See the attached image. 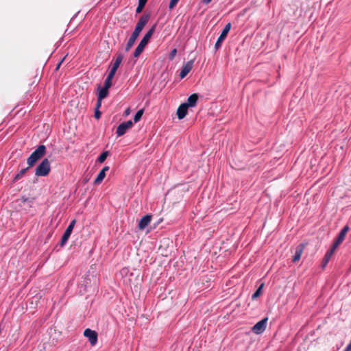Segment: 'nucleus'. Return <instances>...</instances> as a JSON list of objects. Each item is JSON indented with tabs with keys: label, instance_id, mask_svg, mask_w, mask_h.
Instances as JSON below:
<instances>
[{
	"label": "nucleus",
	"instance_id": "f257e3e1",
	"mask_svg": "<svg viewBox=\"0 0 351 351\" xmlns=\"http://www.w3.org/2000/svg\"><path fill=\"white\" fill-rule=\"evenodd\" d=\"M156 27V25H154L147 31V32L145 34V36H143V38H142V40H141V42L138 45V46L136 47V48L135 49V51L133 54L134 58L138 57L141 55V53L143 52V51L144 50V48L148 44L151 37L152 36L153 34L154 33Z\"/></svg>",
	"mask_w": 351,
	"mask_h": 351
},
{
	"label": "nucleus",
	"instance_id": "f03ea898",
	"mask_svg": "<svg viewBox=\"0 0 351 351\" xmlns=\"http://www.w3.org/2000/svg\"><path fill=\"white\" fill-rule=\"evenodd\" d=\"M46 153V147L44 145H40L31 154L27 160V163L29 167H34L36 163L41 159Z\"/></svg>",
	"mask_w": 351,
	"mask_h": 351
},
{
	"label": "nucleus",
	"instance_id": "7ed1b4c3",
	"mask_svg": "<svg viewBox=\"0 0 351 351\" xmlns=\"http://www.w3.org/2000/svg\"><path fill=\"white\" fill-rule=\"evenodd\" d=\"M50 162L47 158H45L36 168L35 175L36 176H46L50 171Z\"/></svg>",
	"mask_w": 351,
	"mask_h": 351
},
{
	"label": "nucleus",
	"instance_id": "20e7f679",
	"mask_svg": "<svg viewBox=\"0 0 351 351\" xmlns=\"http://www.w3.org/2000/svg\"><path fill=\"white\" fill-rule=\"evenodd\" d=\"M230 28H231V23H227L223 31L221 32L220 36H219L217 42L215 43V48L216 50H217L218 49H219L221 46V43L222 42L225 40V38H226L228 32H230Z\"/></svg>",
	"mask_w": 351,
	"mask_h": 351
},
{
	"label": "nucleus",
	"instance_id": "39448f33",
	"mask_svg": "<svg viewBox=\"0 0 351 351\" xmlns=\"http://www.w3.org/2000/svg\"><path fill=\"white\" fill-rule=\"evenodd\" d=\"M267 322V317L261 319L252 328V331L256 335L263 333L266 329Z\"/></svg>",
	"mask_w": 351,
	"mask_h": 351
},
{
	"label": "nucleus",
	"instance_id": "423d86ee",
	"mask_svg": "<svg viewBox=\"0 0 351 351\" xmlns=\"http://www.w3.org/2000/svg\"><path fill=\"white\" fill-rule=\"evenodd\" d=\"M132 125L133 122L131 120L120 123L118 125L116 131L117 136H121L124 135L126 133L127 130L132 128Z\"/></svg>",
	"mask_w": 351,
	"mask_h": 351
},
{
	"label": "nucleus",
	"instance_id": "0eeeda50",
	"mask_svg": "<svg viewBox=\"0 0 351 351\" xmlns=\"http://www.w3.org/2000/svg\"><path fill=\"white\" fill-rule=\"evenodd\" d=\"M84 335L88 339L90 343L95 346L97 342V333L90 328H86L84 332Z\"/></svg>",
	"mask_w": 351,
	"mask_h": 351
},
{
	"label": "nucleus",
	"instance_id": "6e6552de",
	"mask_svg": "<svg viewBox=\"0 0 351 351\" xmlns=\"http://www.w3.org/2000/svg\"><path fill=\"white\" fill-rule=\"evenodd\" d=\"M193 66V60L188 61L186 64H184L180 73V77L181 79L184 78L186 76V75L191 71Z\"/></svg>",
	"mask_w": 351,
	"mask_h": 351
},
{
	"label": "nucleus",
	"instance_id": "1a4fd4ad",
	"mask_svg": "<svg viewBox=\"0 0 351 351\" xmlns=\"http://www.w3.org/2000/svg\"><path fill=\"white\" fill-rule=\"evenodd\" d=\"M350 228L348 226H345L340 231L339 234H338L337 239L334 241L336 245H339L344 240L345 237L348 232Z\"/></svg>",
	"mask_w": 351,
	"mask_h": 351
},
{
	"label": "nucleus",
	"instance_id": "9d476101",
	"mask_svg": "<svg viewBox=\"0 0 351 351\" xmlns=\"http://www.w3.org/2000/svg\"><path fill=\"white\" fill-rule=\"evenodd\" d=\"M304 248V245L302 243L299 244L295 247V253L292 259L293 263H296L300 259Z\"/></svg>",
	"mask_w": 351,
	"mask_h": 351
},
{
	"label": "nucleus",
	"instance_id": "9b49d317",
	"mask_svg": "<svg viewBox=\"0 0 351 351\" xmlns=\"http://www.w3.org/2000/svg\"><path fill=\"white\" fill-rule=\"evenodd\" d=\"M188 106L184 103L182 104L177 110V116L179 119H184L188 112Z\"/></svg>",
	"mask_w": 351,
	"mask_h": 351
},
{
	"label": "nucleus",
	"instance_id": "f8f14e48",
	"mask_svg": "<svg viewBox=\"0 0 351 351\" xmlns=\"http://www.w3.org/2000/svg\"><path fill=\"white\" fill-rule=\"evenodd\" d=\"M152 219V215H146L144 217L141 218L140 220L138 228L139 230H144L146 226H148V224L150 223Z\"/></svg>",
	"mask_w": 351,
	"mask_h": 351
},
{
	"label": "nucleus",
	"instance_id": "ddd939ff",
	"mask_svg": "<svg viewBox=\"0 0 351 351\" xmlns=\"http://www.w3.org/2000/svg\"><path fill=\"white\" fill-rule=\"evenodd\" d=\"M198 100V95L196 93L191 95L188 99L187 101L184 104H186L188 107H195L197 104Z\"/></svg>",
	"mask_w": 351,
	"mask_h": 351
},
{
	"label": "nucleus",
	"instance_id": "4468645a",
	"mask_svg": "<svg viewBox=\"0 0 351 351\" xmlns=\"http://www.w3.org/2000/svg\"><path fill=\"white\" fill-rule=\"evenodd\" d=\"M72 231H73V230L71 229L70 227L66 228V230L64 231V232L62 237V239H61V241L60 243V246L62 247L66 243L68 239H69V237L72 233Z\"/></svg>",
	"mask_w": 351,
	"mask_h": 351
},
{
	"label": "nucleus",
	"instance_id": "2eb2a0df",
	"mask_svg": "<svg viewBox=\"0 0 351 351\" xmlns=\"http://www.w3.org/2000/svg\"><path fill=\"white\" fill-rule=\"evenodd\" d=\"M108 88L105 86H99L97 88V97H99V99L106 98L108 95Z\"/></svg>",
	"mask_w": 351,
	"mask_h": 351
},
{
	"label": "nucleus",
	"instance_id": "dca6fc26",
	"mask_svg": "<svg viewBox=\"0 0 351 351\" xmlns=\"http://www.w3.org/2000/svg\"><path fill=\"white\" fill-rule=\"evenodd\" d=\"M150 19V14L149 13H144L138 19V21L137 23L142 25L143 27H145V25L148 23L149 20Z\"/></svg>",
	"mask_w": 351,
	"mask_h": 351
},
{
	"label": "nucleus",
	"instance_id": "f3484780",
	"mask_svg": "<svg viewBox=\"0 0 351 351\" xmlns=\"http://www.w3.org/2000/svg\"><path fill=\"white\" fill-rule=\"evenodd\" d=\"M123 59V54L121 53H118L117 54L116 59H115L114 62H113V64L112 65V67L114 68V69H117L119 68L121 62H122Z\"/></svg>",
	"mask_w": 351,
	"mask_h": 351
},
{
	"label": "nucleus",
	"instance_id": "a211bd4d",
	"mask_svg": "<svg viewBox=\"0 0 351 351\" xmlns=\"http://www.w3.org/2000/svg\"><path fill=\"white\" fill-rule=\"evenodd\" d=\"M29 166L26 168L21 169L19 173H17L15 176L14 177L13 182H16L19 180H21L25 173L27 171V170L29 169Z\"/></svg>",
	"mask_w": 351,
	"mask_h": 351
},
{
	"label": "nucleus",
	"instance_id": "6ab92c4d",
	"mask_svg": "<svg viewBox=\"0 0 351 351\" xmlns=\"http://www.w3.org/2000/svg\"><path fill=\"white\" fill-rule=\"evenodd\" d=\"M147 1L148 0H138V4L136 9V14H139L142 12Z\"/></svg>",
	"mask_w": 351,
	"mask_h": 351
},
{
	"label": "nucleus",
	"instance_id": "aec40b11",
	"mask_svg": "<svg viewBox=\"0 0 351 351\" xmlns=\"http://www.w3.org/2000/svg\"><path fill=\"white\" fill-rule=\"evenodd\" d=\"M105 177H106V173H104V171H100L94 181V184L96 185L99 184L103 181V180L104 179Z\"/></svg>",
	"mask_w": 351,
	"mask_h": 351
},
{
	"label": "nucleus",
	"instance_id": "412c9836",
	"mask_svg": "<svg viewBox=\"0 0 351 351\" xmlns=\"http://www.w3.org/2000/svg\"><path fill=\"white\" fill-rule=\"evenodd\" d=\"M143 114V109L138 110L134 117V123L138 122L141 119Z\"/></svg>",
	"mask_w": 351,
	"mask_h": 351
},
{
	"label": "nucleus",
	"instance_id": "4be33fe9",
	"mask_svg": "<svg viewBox=\"0 0 351 351\" xmlns=\"http://www.w3.org/2000/svg\"><path fill=\"white\" fill-rule=\"evenodd\" d=\"M263 287V284L261 285L260 287L256 289V291L253 293L252 298L254 300L260 296L262 293V289Z\"/></svg>",
	"mask_w": 351,
	"mask_h": 351
},
{
	"label": "nucleus",
	"instance_id": "5701e85b",
	"mask_svg": "<svg viewBox=\"0 0 351 351\" xmlns=\"http://www.w3.org/2000/svg\"><path fill=\"white\" fill-rule=\"evenodd\" d=\"M108 156V152H103L101 154H100V156L97 158V162H99V163H102L104 162L107 156Z\"/></svg>",
	"mask_w": 351,
	"mask_h": 351
},
{
	"label": "nucleus",
	"instance_id": "b1692460",
	"mask_svg": "<svg viewBox=\"0 0 351 351\" xmlns=\"http://www.w3.org/2000/svg\"><path fill=\"white\" fill-rule=\"evenodd\" d=\"M135 41L136 40H132L130 38L128 39V43L126 44V45H125V51H128L130 50V49L132 48V47L134 44Z\"/></svg>",
	"mask_w": 351,
	"mask_h": 351
},
{
	"label": "nucleus",
	"instance_id": "393cba45",
	"mask_svg": "<svg viewBox=\"0 0 351 351\" xmlns=\"http://www.w3.org/2000/svg\"><path fill=\"white\" fill-rule=\"evenodd\" d=\"M339 245H336L335 243H333L331 248L330 250H328L327 252H326V254L328 255L329 256L332 257V254H334V252H335L337 247H338Z\"/></svg>",
	"mask_w": 351,
	"mask_h": 351
},
{
	"label": "nucleus",
	"instance_id": "a878e982",
	"mask_svg": "<svg viewBox=\"0 0 351 351\" xmlns=\"http://www.w3.org/2000/svg\"><path fill=\"white\" fill-rule=\"evenodd\" d=\"M330 258H331L330 256H329L326 254H325V256H324V258L322 260V266L323 268L326 267V266L328 263V262L330 260Z\"/></svg>",
	"mask_w": 351,
	"mask_h": 351
},
{
	"label": "nucleus",
	"instance_id": "bb28decb",
	"mask_svg": "<svg viewBox=\"0 0 351 351\" xmlns=\"http://www.w3.org/2000/svg\"><path fill=\"white\" fill-rule=\"evenodd\" d=\"M117 69L111 67L110 71L107 77H110V79L112 80V78L114 77V76L117 72Z\"/></svg>",
	"mask_w": 351,
	"mask_h": 351
},
{
	"label": "nucleus",
	"instance_id": "cd10ccee",
	"mask_svg": "<svg viewBox=\"0 0 351 351\" xmlns=\"http://www.w3.org/2000/svg\"><path fill=\"white\" fill-rule=\"evenodd\" d=\"M117 69L111 67L110 71L107 77H110V79L112 80V78L114 77V76L117 72Z\"/></svg>",
	"mask_w": 351,
	"mask_h": 351
},
{
	"label": "nucleus",
	"instance_id": "c85d7f7f",
	"mask_svg": "<svg viewBox=\"0 0 351 351\" xmlns=\"http://www.w3.org/2000/svg\"><path fill=\"white\" fill-rule=\"evenodd\" d=\"M111 86H112V79H110V77H106L104 86L109 88Z\"/></svg>",
	"mask_w": 351,
	"mask_h": 351
},
{
	"label": "nucleus",
	"instance_id": "c756f323",
	"mask_svg": "<svg viewBox=\"0 0 351 351\" xmlns=\"http://www.w3.org/2000/svg\"><path fill=\"white\" fill-rule=\"evenodd\" d=\"M179 0H171L170 2H169V9H173L176 5V4L178 3Z\"/></svg>",
	"mask_w": 351,
	"mask_h": 351
},
{
	"label": "nucleus",
	"instance_id": "7c9ffc66",
	"mask_svg": "<svg viewBox=\"0 0 351 351\" xmlns=\"http://www.w3.org/2000/svg\"><path fill=\"white\" fill-rule=\"evenodd\" d=\"M176 53L177 50L176 49H173L169 54V59L172 60L175 57Z\"/></svg>",
	"mask_w": 351,
	"mask_h": 351
},
{
	"label": "nucleus",
	"instance_id": "2f4dec72",
	"mask_svg": "<svg viewBox=\"0 0 351 351\" xmlns=\"http://www.w3.org/2000/svg\"><path fill=\"white\" fill-rule=\"evenodd\" d=\"M101 101H102V99H99V98L97 97V103H96V106H95V109L99 110V108L101 106Z\"/></svg>",
	"mask_w": 351,
	"mask_h": 351
},
{
	"label": "nucleus",
	"instance_id": "473e14b6",
	"mask_svg": "<svg viewBox=\"0 0 351 351\" xmlns=\"http://www.w3.org/2000/svg\"><path fill=\"white\" fill-rule=\"evenodd\" d=\"M138 36H139L138 34H137L136 32H133L130 38H132V40H136V38L138 37Z\"/></svg>",
	"mask_w": 351,
	"mask_h": 351
},
{
	"label": "nucleus",
	"instance_id": "72a5a7b5",
	"mask_svg": "<svg viewBox=\"0 0 351 351\" xmlns=\"http://www.w3.org/2000/svg\"><path fill=\"white\" fill-rule=\"evenodd\" d=\"M100 117H101V112H100V111H99V110H97V109H95V117L96 119H99V118H100Z\"/></svg>",
	"mask_w": 351,
	"mask_h": 351
},
{
	"label": "nucleus",
	"instance_id": "f704fd0d",
	"mask_svg": "<svg viewBox=\"0 0 351 351\" xmlns=\"http://www.w3.org/2000/svg\"><path fill=\"white\" fill-rule=\"evenodd\" d=\"M75 223H76V221H75V219L72 220V221L70 222V223H69V225L68 226V227H70V228H71V229L73 230V228H74V226H75Z\"/></svg>",
	"mask_w": 351,
	"mask_h": 351
},
{
	"label": "nucleus",
	"instance_id": "c9c22d12",
	"mask_svg": "<svg viewBox=\"0 0 351 351\" xmlns=\"http://www.w3.org/2000/svg\"><path fill=\"white\" fill-rule=\"evenodd\" d=\"M343 351H351V341L350 343L346 347Z\"/></svg>",
	"mask_w": 351,
	"mask_h": 351
},
{
	"label": "nucleus",
	"instance_id": "e433bc0d",
	"mask_svg": "<svg viewBox=\"0 0 351 351\" xmlns=\"http://www.w3.org/2000/svg\"><path fill=\"white\" fill-rule=\"evenodd\" d=\"M135 27L137 28V29H140L141 31H142L143 29L144 28V27H143L142 25H139L138 23H136Z\"/></svg>",
	"mask_w": 351,
	"mask_h": 351
},
{
	"label": "nucleus",
	"instance_id": "4c0bfd02",
	"mask_svg": "<svg viewBox=\"0 0 351 351\" xmlns=\"http://www.w3.org/2000/svg\"><path fill=\"white\" fill-rule=\"evenodd\" d=\"M109 170V167L108 166H105L101 170V171H104V173H106V171H108Z\"/></svg>",
	"mask_w": 351,
	"mask_h": 351
},
{
	"label": "nucleus",
	"instance_id": "58836bf2",
	"mask_svg": "<svg viewBox=\"0 0 351 351\" xmlns=\"http://www.w3.org/2000/svg\"><path fill=\"white\" fill-rule=\"evenodd\" d=\"M134 32H136L137 34H140V33L141 32V31L140 29H137V28H134Z\"/></svg>",
	"mask_w": 351,
	"mask_h": 351
},
{
	"label": "nucleus",
	"instance_id": "ea45409f",
	"mask_svg": "<svg viewBox=\"0 0 351 351\" xmlns=\"http://www.w3.org/2000/svg\"><path fill=\"white\" fill-rule=\"evenodd\" d=\"M212 0H203V2L206 4L209 3Z\"/></svg>",
	"mask_w": 351,
	"mask_h": 351
},
{
	"label": "nucleus",
	"instance_id": "a19ab883",
	"mask_svg": "<svg viewBox=\"0 0 351 351\" xmlns=\"http://www.w3.org/2000/svg\"><path fill=\"white\" fill-rule=\"evenodd\" d=\"M60 64H61V62L57 65L56 69V70H58L59 69Z\"/></svg>",
	"mask_w": 351,
	"mask_h": 351
},
{
	"label": "nucleus",
	"instance_id": "79ce46f5",
	"mask_svg": "<svg viewBox=\"0 0 351 351\" xmlns=\"http://www.w3.org/2000/svg\"><path fill=\"white\" fill-rule=\"evenodd\" d=\"M129 112H130V110H129V109L126 110V111H125V114H129Z\"/></svg>",
	"mask_w": 351,
	"mask_h": 351
}]
</instances>
